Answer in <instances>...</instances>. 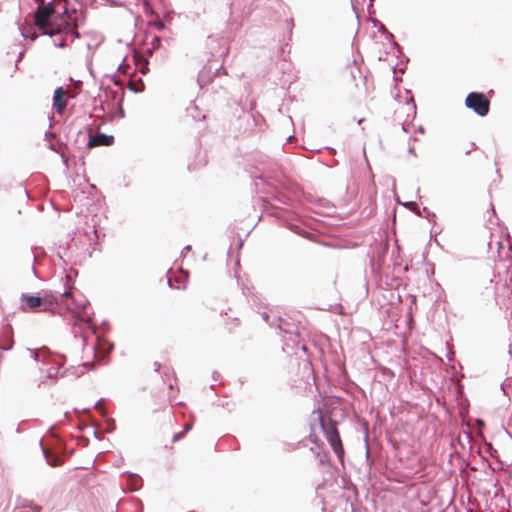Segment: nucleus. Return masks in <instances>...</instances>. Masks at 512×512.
<instances>
[{
    "instance_id": "obj_1",
    "label": "nucleus",
    "mask_w": 512,
    "mask_h": 512,
    "mask_svg": "<svg viewBox=\"0 0 512 512\" xmlns=\"http://www.w3.org/2000/svg\"><path fill=\"white\" fill-rule=\"evenodd\" d=\"M63 15L60 17L61 25L64 26L65 32H76V30L81 27L79 16L76 10H73L72 13L69 12L65 5L62 6ZM55 14V6L53 0L48 2L47 4L39 5L37 10L35 11L33 22L35 26H37L42 32H63L60 29H50L46 30V28L50 24V20Z\"/></svg>"
},
{
    "instance_id": "obj_2",
    "label": "nucleus",
    "mask_w": 512,
    "mask_h": 512,
    "mask_svg": "<svg viewBox=\"0 0 512 512\" xmlns=\"http://www.w3.org/2000/svg\"><path fill=\"white\" fill-rule=\"evenodd\" d=\"M90 305L88 300H84L83 302H78L75 298H72L71 304L67 307L72 311L75 323L72 327V333L74 337L80 336L83 345L87 344V336L84 333V330L81 324H85L88 328L94 333H97V327L93 322V316L86 313L87 307Z\"/></svg>"
},
{
    "instance_id": "obj_3",
    "label": "nucleus",
    "mask_w": 512,
    "mask_h": 512,
    "mask_svg": "<svg viewBox=\"0 0 512 512\" xmlns=\"http://www.w3.org/2000/svg\"><path fill=\"white\" fill-rule=\"evenodd\" d=\"M313 414H317L316 420L324 433L328 443L340 461H343L344 448L337 428V421L330 416L326 419L320 409L314 410Z\"/></svg>"
},
{
    "instance_id": "obj_4",
    "label": "nucleus",
    "mask_w": 512,
    "mask_h": 512,
    "mask_svg": "<svg viewBox=\"0 0 512 512\" xmlns=\"http://www.w3.org/2000/svg\"><path fill=\"white\" fill-rule=\"evenodd\" d=\"M71 274H73L76 277L78 272L77 270L71 268L70 274H66L64 277H62V280L65 279V288L63 292L55 290L42 291V295L40 296V298L42 302L43 311L49 310L50 307L54 304H61L64 299H70L72 289H74Z\"/></svg>"
},
{
    "instance_id": "obj_5",
    "label": "nucleus",
    "mask_w": 512,
    "mask_h": 512,
    "mask_svg": "<svg viewBox=\"0 0 512 512\" xmlns=\"http://www.w3.org/2000/svg\"><path fill=\"white\" fill-rule=\"evenodd\" d=\"M56 356L45 355L43 360V365L48 366L46 370L41 369L42 375L39 378V386L41 385H51L55 382L60 374V370L63 368L64 363L66 361V356L63 354H59Z\"/></svg>"
},
{
    "instance_id": "obj_6",
    "label": "nucleus",
    "mask_w": 512,
    "mask_h": 512,
    "mask_svg": "<svg viewBox=\"0 0 512 512\" xmlns=\"http://www.w3.org/2000/svg\"><path fill=\"white\" fill-rule=\"evenodd\" d=\"M132 40L134 42H137L138 40L145 42L143 47L140 49L141 56L144 60V65L141 67L140 71L145 75L149 71L148 58L153 55L154 51L160 48L161 37L157 34H134Z\"/></svg>"
},
{
    "instance_id": "obj_7",
    "label": "nucleus",
    "mask_w": 512,
    "mask_h": 512,
    "mask_svg": "<svg viewBox=\"0 0 512 512\" xmlns=\"http://www.w3.org/2000/svg\"><path fill=\"white\" fill-rule=\"evenodd\" d=\"M465 106L480 117L488 115L490 101L482 92H470L465 99Z\"/></svg>"
},
{
    "instance_id": "obj_8",
    "label": "nucleus",
    "mask_w": 512,
    "mask_h": 512,
    "mask_svg": "<svg viewBox=\"0 0 512 512\" xmlns=\"http://www.w3.org/2000/svg\"><path fill=\"white\" fill-rule=\"evenodd\" d=\"M206 45L214 58H223L229 53V38L221 34H209Z\"/></svg>"
},
{
    "instance_id": "obj_9",
    "label": "nucleus",
    "mask_w": 512,
    "mask_h": 512,
    "mask_svg": "<svg viewBox=\"0 0 512 512\" xmlns=\"http://www.w3.org/2000/svg\"><path fill=\"white\" fill-rule=\"evenodd\" d=\"M91 132L92 129L90 127L87 128V134H84L82 131L77 132V136L82 137L83 141H86V146L88 149L98 146H110L114 142V137L112 135L101 132L96 135H92Z\"/></svg>"
},
{
    "instance_id": "obj_10",
    "label": "nucleus",
    "mask_w": 512,
    "mask_h": 512,
    "mask_svg": "<svg viewBox=\"0 0 512 512\" xmlns=\"http://www.w3.org/2000/svg\"><path fill=\"white\" fill-rule=\"evenodd\" d=\"M40 446H41V449H42V453H43V456L47 462L48 465L52 466V467H57V466H60L62 465L63 463V456H62V451H64V444L59 441L58 442V448L61 450V451H50L48 450L46 447H44L43 445V440H40L39 442Z\"/></svg>"
},
{
    "instance_id": "obj_11",
    "label": "nucleus",
    "mask_w": 512,
    "mask_h": 512,
    "mask_svg": "<svg viewBox=\"0 0 512 512\" xmlns=\"http://www.w3.org/2000/svg\"><path fill=\"white\" fill-rule=\"evenodd\" d=\"M345 74L349 76L350 81L356 87H359L360 83H365L366 81V76L363 75V72L357 64V60L355 59L352 61V63L347 65Z\"/></svg>"
},
{
    "instance_id": "obj_12",
    "label": "nucleus",
    "mask_w": 512,
    "mask_h": 512,
    "mask_svg": "<svg viewBox=\"0 0 512 512\" xmlns=\"http://www.w3.org/2000/svg\"><path fill=\"white\" fill-rule=\"evenodd\" d=\"M76 241L74 237H71V243H69L66 247H59L56 252V257L62 262V266H67L70 261L74 258V249L76 246Z\"/></svg>"
},
{
    "instance_id": "obj_13",
    "label": "nucleus",
    "mask_w": 512,
    "mask_h": 512,
    "mask_svg": "<svg viewBox=\"0 0 512 512\" xmlns=\"http://www.w3.org/2000/svg\"><path fill=\"white\" fill-rule=\"evenodd\" d=\"M281 38L278 40L279 47L277 49V55L283 61H287L291 51L292 34H280Z\"/></svg>"
},
{
    "instance_id": "obj_14",
    "label": "nucleus",
    "mask_w": 512,
    "mask_h": 512,
    "mask_svg": "<svg viewBox=\"0 0 512 512\" xmlns=\"http://www.w3.org/2000/svg\"><path fill=\"white\" fill-rule=\"evenodd\" d=\"M262 317L271 327H277L280 331L291 333V330L287 327L290 324L282 317L273 316L272 320H270L271 316L267 312H263Z\"/></svg>"
},
{
    "instance_id": "obj_15",
    "label": "nucleus",
    "mask_w": 512,
    "mask_h": 512,
    "mask_svg": "<svg viewBox=\"0 0 512 512\" xmlns=\"http://www.w3.org/2000/svg\"><path fill=\"white\" fill-rule=\"evenodd\" d=\"M65 90L63 87H57L53 95V108L58 114H62L67 106V101L64 99Z\"/></svg>"
},
{
    "instance_id": "obj_16",
    "label": "nucleus",
    "mask_w": 512,
    "mask_h": 512,
    "mask_svg": "<svg viewBox=\"0 0 512 512\" xmlns=\"http://www.w3.org/2000/svg\"><path fill=\"white\" fill-rule=\"evenodd\" d=\"M21 300L33 311H43L40 296L29 295L26 293L21 294Z\"/></svg>"
},
{
    "instance_id": "obj_17",
    "label": "nucleus",
    "mask_w": 512,
    "mask_h": 512,
    "mask_svg": "<svg viewBox=\"0 0 512 512\" xmlns=\"http://www.w3.org/2000/svg\"><path fill=\"white\" fill-rule=\"evenodd\" d=\"M114 348V344L107 340H102L99 336H97V343L92 346V350L94 355L96 356L98 353V349H101L105 355H108Z\"/></svg>"
},
{
    "instance_id": "obj_18",
    "label": "nucleus",
    "mask_w": 512,
    "mask_h": 512,
    "mask_svg": "<svg viewBox=\"0 0 512 512\" xmlns=\"http://www.w3.org/2000/svg\"><path fill=\"white\" fill-rule=\"evenodd\" d=\"M143 480L138 474L130 473L128 475L127 487L130 491H137L142 487Z\"/></svg>"
},
{
    "instance_id": "obj_19",
    "label": "nucleus",
    "mask_w": 512,
    "mask_h": 512,
    "mask_svg": "<svg viewBox=\"0 0 512 512\" xmlns=\"http://www.w3.org/2000/svg\"><path fill=\"white\" fill-rule=\"evenodd\" d=\"M27 351L29 352L30 356L36 361H41L43 363V360L45 358V355H52L50 350L47 347H42L41 349H30L28 348Z\"/></svg>"
},
{
    "instance_id": "obj_20",
    "label": "nucleus",
    "mask_w": 512,
    "mask_h": 512,
    "mask_svg": "<svg viewBox=\"0 0 512 512\" xmlns=\"http://www.w3.org/2000/svg\"><path fill=\"white\" fill-rule=\"evenodd\" d=\"M124 96H125V92L122 91V93L119 95V99L117 100V110H116V112L111 113L110 119H113L116 116H118L119 118L125 117V111L123 108Z\"/></svg>"
},
{
    "instance_id": "obj_21",
    "label": "nucleus",
    "mask_w": 512,
    "mask_h": 512,
    "mask_svg": "<svg viewBox=\"0 0 512 512\" xmlns=\"http://www.w3.org/2000/svg\"><path fill=\"white\" fill-rule=\"evenodd\" d=\"M127 88L134 93H141L144 91L145 85L143 80L138 78L136 81L129 80Z\"/></svg>"
},
{
    "instance_id": "obj_22",
    "label": "nucleus",
    "mask_w": 512,
    "mask_h": 512,
    "mask_svg": "<svg viewBox=\"0 0 512 512\" xmlns=\"http://www.w3.org/2000/svg\"><path fill=\"white\" fill-rule=\"evenodd\" d=\"M103 419L106 423V433H112L116 429L115 420L113 418L108 417L106 412H103Z\"/></svg>"
},
{
    "instance_id": "obj_23",
    "label": "nucleus",
    "mask_w": 512,
    "mask_h": 512,
    "mask_svg": "<svg viewBox=\"0 0 512 512\" xmlns=\"http://www.w3.org/2000/svg\"><path fill=\"white\" fill-rule=\"evenodd\" d=\"M39 34H20V39H18V44L20 45L22 41L29 40L30 42H34ZM49 36L50 39L53 38V36H57L58 34H46Z\"/></svg>"
},
{
    "instance_id": "obj_24",
    "label": "nucleus",
    "mask_w": 512,
    "mask_h": 512,
    "mask_svg": "<svg viewBox=\"0 0 512 512\" xmlns=\"http://www.w3.org/2000/svg\"><path fill=\"white\" fill-rule=\"evenodd\" d=\"M104 40V37H94L90 42L86 43V47L88 50L96 49Z\"/></svg>"
},
{
    "instance_id": "obj_25",
    "label": "nucleus",
    "mask_w": 512,
    "mask_h": 512,
    "mask_svg": "<svg viewBox=\"0 0 512 512\" xmlns=\"http://www.w3.org/2000/svg\"><path fill=\"white\" fill-rule=\"evenodd\" d=\"M130 65L126 63V58L122 60V62L119 64L117 68V72L123 75L129 74Z\"/></svg>"
},
{
    "instance_id": "obj_26",
    "label": "nucleus",
    "mask_w": 512,
    "mask_h": 512,
    "mask_svg": "<svg viewBox=\"0 0 512 512\" xmlns=\"http://www.w3.org/2000/svg\"><path fill=\"white\" fill-rule=\"evenodd\" d=\"M149 26L155 27L157 30H163L165 28L164 22L161 19H156L148 22Z\"/></svg>"
},
{
    "instance_id": "obj_27",
    "label": "nucleus",
    "mask_w": 512,
    "mask_h": 512,
    "mask_svg": "<svg viewBox=\"0 0 512 512\" xmlns=\"http://www.w3.org/2000/svg\"><path fill=\"white\" fill-rule=\"evenodd\" d=\"M406 104L408 106V109L412 110L415 115L416 114V104H415V101H414V98L412 95L409 97Z\"/></svg>"
},
{
    "instance_id": "obj_28",
    "label": "nucleus",
    "mask_w": 512,
    "mask_h": 512,
    "mask_svg": "<svg viewBox=\"0 0 512 512\" xmlns=\"http://www.w3.org/2000/svg\"><path fill=\"white\" fill-rule=\"evenodd\" d=\"M111 80L114 83V85H116V86H118L120 88V91H124L123 90L124 83L116 75H112ZM121 93L122 92H120V94Z\"/></svg>"
},
{
    "instance_id": "obj_29",
    "label": "nucleus",
    "mask_w": 512,
    "mask_h": 512,
    "mask_svg": "<svg viewBox=\"0 0 512 512\" xmlns=\"http://www.w3.org/2000/svg\"><path fill=\"white\" fill-rule=\"evenodd\" d=\"M385 38L389 40V42L395 46L397 49H399V45L398 43L394 40V34L392 33H389V34H385ZM400 52V50H398Z\"/></svg>"
},
{
    "instance_id": "obj_30",
    "label": "nucleus",
    "mask_w": 512,
    "mask_h": 512,
    "mask_svg": "<svg viewBox=\"0 0 512 512\" xmlns=\"http://www.w3.org/2000/svg\"><path fill=\"white\" fill-rule=\"evenodd\" d=\"M53 42V45L56 46V47H60V48H63V47H66L67 46V43H66V40L65 39H61L59 41H56V40H52Z\"/></svg>"
},
{
    "instance_id": "obj_31",
    "label": "nucleus",
    "mask_w": 512,
    "mask_h": 512,
    "mask_svg": "<svg viewBox=\"0 0 512 512\" xmlns=\"http://www.w3.org/2000/svg\"><path fill=\"white\" fill-rule=\"evenodd\" d=\"M373 23H374V26L379 25L378 32H384V33L389 32L381 22L374 20Z\"/></svg>"
},
{
    "instance_id": "obj_32",
    "label": "nucleus",
    "mask_w": 512,
    "mask_h": 512,
    "mask_svg": "<svg viewBox=\"0 0 512 512\" xmlns=\"http://www.w3.org/2000/svg\"><path fill=\"white\" fill-rule=\"evenodd\" d=\"M403 206L406 207V208H409V209H416V208H418L417 203L414 202V201L405 202V203H403Z\"/></svg>"
},
{
    "instance_id": "obj_33",
    "label": "nucleus",
    "mask_w": 512,
    "mask_h": 512,
    "mask_svg": "<svg viewBox=\"0 0 512 512\" xmlns=\"http://www.w3.org/2000/svg\"><path fill=\"white\" fill-rule=\"evenodd\" d=\"M25 51H26V49H22V50H20V51L18 52V56H17L16 64H15L16 68H18V63H19V62L21 61V59L24 57V55H25Z\"/></svg>"
},
{
    "instance_id": "obj_34",
    "label": "nucleus",
    "mask_w": 512,
    "mask_h": 512,
    "mask_svg": "<svg viewBox=\"0 0 512 512\" xmlns=\"http://www.w3.org/2000/svg\"><path fill=\"white\" fill-rule=\"evenodd\" d=\"M319 461L321 464H326L329 461V457L327 454H319Z\"/></svg>"
},
{
    "instance_id": "obj_35",
    "label": "nucleus",
    "mask_w": 512,
    "mask_h": 512,
    "mask_svg": "<svg viewBox=\"0 0 512 512\" xmlns=\"http://www.w3.org/2000/svg\"><path fill=\"white\" fill-rule=\"evenodd\" d=\"M103 401V398L99 399L94 405H93V408L98 410L100 412V414L103 416V412H105L104 410L100 409V403Z\"/></svg>"
},
{
    "instance_id": "obj_36",
    "label": "nucleus",
    "mask_w": 512,
    "mask_h": 512,
    "mask_svg": "<svg viewBox=\"0 0 512 512\" xmlns=\"http://www.w3.org/2000/svg\"><path fill=\"white\" fill-rule=\"evenodd\" d=\"M205 76H206V69L204 68L202 71H200L199 76H198V83L200 86H202L201 82Z\"/></svg>"
},
{
    "instance_id": "obj_37",
    "label": "nucleus",
    "mask_w": 512,
    "mask_h": 512,
    "mask_svg": "<svg viewBox=\"0 0 512 512\" xmlns=\"http://www.w3.org/2000/svg\"><path fill=\"white\" fill-rule=\"evenodd\" d=\"M184 432H179V433H176L174 434L173 438H172V441L173 442H177L178 440H180L183 436H184Z\"/></svg>"
},
{
    "instance_id": "obj_38",
    "label": "nucleus",
    "mask_w": 512,
    "mask_h": 512,
    "mask_svg": "<svg viewBox=\"0 0 512 512\" xmlns=\"http://www.w3.org/2000/svg\"><path fill=\"white\" fill-rule=\"evenodd\" d=\"M423 210L427 212V216L426 217H427V219L429 221H431L432 218L436 217L435 213L430 212L426 207H424Z\"/></svg>"
},
{
    "instance_id": "obj_39",
    "label": "nucleus",
    "mask_w": 512,
    "mask_h": 512,
    "mask_svg": "<svg viewBox=\"0 0 512 512\" xmlns=\"http://www.w3.org/2000/svg\"><path fill=\"white\" fill-rule=\"evenodd\" d=\"M502 305H504V306H506L507 308H509V306H510V305H512V298H511V297H509V298L507 299V301H503V302H502Z\"/></svg>"
},
{
    "instance_id": "obj_40",
    "label": "nucleus",
    "mask_w": 512,
    "mask_h": 512,
    "mask_svg": "<svg viewBox=\"0 0 512 512\" xmlns=\"http://www.w3.org/2000/svg\"><path fill=\"white\" fill-rule=\"evenodd\" d=\"M191 429H192V424H186L182 432H184V434H186Z\"/></svg>"
},
{
    "instance_id": "obj_41",
    "label": "nucleus",
    "mask_w": 512,
    "mask_h": 512,
    "mask_svg": "<svg viewBox=\"0 0 512 512\" xmlns=\"http://www.w3.org/2000/svg\"><path fill=\"white\" fill-rule=\"evenodd\" d=\"M365 443H366V456H369V446H368V434L365 436Z\"/></svg>"
},
{
    "instance_id": "obj_42",
    "label": "nucleus",
    "mask_w": 512,
    "mask_h": 512,
    "mask_svg": "<svg viewBox=\"0 0 512 512\" xmlns=\"http://www.w3.org/2000/svg\"><path fill=\"white\" fill-rule=\"evenodd\" d=\"M71 36H74L73 39L71 41H73L74 39H80L82 34L80 33H77V34H70Z\"/></svg>"
},
{
    "instance_id": "obj_43",
    "label": "nucleus",
    "mask_w": 512,
    "mask_h": 512,
    "mask_svg": "<svg viewBox=\"0 0 512 512\" xmlns=\"http://www.w3.org/2000/svg\"><path fill=\"white\" fill-rule=\"evenodd\" d=\"M191 250V246L190 245H186L183 250H182V253L184 252H189Z\"/></svg>"
},
{
    "instance_id": "obj_44",
    "label": "nucleus",
    "mask_w": 512,
    "mask_h": 512,
    "mask_svg": "<svg viewBox=\"0 0 512 512\" xmlns=\"http://www.w3.org/2000/svg\"><path fill=\"white\" fill-rule=\"evenodd\" d=\"M49 148H50L51 150L55 151V152L60 153V151H59V150L55 147V145H53V144H50Z\"/></svg>"
},
{
    "instance_id": "obj_45",
    "label": "nucleus",
    "mask_w": 512,
    "mask_h": 512,
    "mask_svg": "<svg viewBox=\"0 0 512 512\" xmlns=\"http://www.w3.org/2000/svg\"><path fill=\"white\" fill-rule=\"evenodd\" d=\"M220 377V374L218 372L213 373V379L216 381Z\"/></svg>"
},
{
    "instance_id": "obj_46",
    "label": "nucleus",
    "mask_w": 512,
    "mask_h": 512,
    "mask_svg": "<svg viewBox=\"0 0 512 512\" xmlns=\"http://www.w3.org/2000/svg\"><path fill=\"white\" fill-rule=\"evenodd\" d=\"M254 178L255 179H259V180H261V181H263L265 183V180H264L262 175H256V176H254Z\"/></svg>"
},
{
    "instance_id": "obj_47",
    "label": "nucleus",
    "mask_w": 512,
    "mask_h": 512,
    "mask_svg": "<svg viewBox=\"0 0 512 512\" xmlns=\"http://www.w3.org/2000/svg\"><path fill=\"white\" fill-rule=\"evenodd\" d=\"M32 254H33V262L37 263V255L35 254L33 249H32Z\"/></svg>"
},
{
    "instance_id": "obj_48",
    "label": "nucleus",
    "mask_w": 512,
    "mask_h": 512,
    "mask_svg": "<svg viewBox=\"0 0 512 512\" xmlns=\"http://www.w3.org/2000/svg\"><path fill=\"white\" fill-rule=\"evenodd\" d=\"M64 417H65L66 419H70V418H71V413H70V412H65V413H64Z\"/></svg>"
},
{
    "instance_id": "obj_49",
    "label": "nucleus",
    "mask_w": 512,
    "mask_h": 512,
    "mask_svg": "<svg viewBox=\"0 0 512 512\" xmlns=\"http://www.w3.org/2000/svg\"><path fill=\"white\" fill-rule=\"evenodd\" d=\"M58 147L59 148H65L66 147V144L63 143V142H58Z\"/></svg>"
},
{
    "instance_id": "obj_50",
    "label": "nucleus",
    "mask_w": 512,
    "mask_h": 512,
    "mask_svg": "<svg viewBox=\"0 0 512 512\" xmlns=\"http://www.w3.org/2000/svg\"><path fill=\"white\" fill-rule=\"evenodd\" d=\"M154 366H155V370L158 371V369L160 368L161 365H160V363L155 362Z\"/></svg>"
},
{
    "instance_id": "obj_51",
    "label": "nucleus",
    "mask_w": 512,
    "mask_h": 512,
    "mask_svg": "<svg viewBox=\"0 0 512 512\" xmlns=\"http://www.w3.org/2000/svg\"><path fill=\"white\" fill-rule=\"evenodd\" d=\"M464 434H465V436H466V438H467V440H468V443H469V442H470V439H471L470 434H469L468 432H464Z\"/></svg>"
},
{
    "instance_id": "obj_52",
    "label": "nucleus",
    "mask_w": 512,
    "mask_h": 512,
    "mask_svg": "<svg viewBox=\"0 0 512 512\" xmlns=\"http://www.w3.org/2000/svg\"><path fill=\"white\" fill-rule=\"evenodd\" d=\"M14 53H15V50L12 47H10L7 54H14Z\"/></svg>"
},
{
    "instance_id": "obj_53",
    "label": "nucleus",
    "mask_w": 512,
    "mask_h": 512,
    "mask_svg": "<svg viewBox=\"0 0 512 512\" xmlns=\"http://www.w3.org/2000/svg\"><path fill=\"white\" fill-rule=\"evenodd\" d=\"M94 437L100 439L99 433L97 430L94 431Z\"/></svg>"
},
{
    "instance_id": "obj_54",
    "label": "nucleus",
    "mask_w": 512,
    "mask_h": 512,
    "mask_svg": "<svg viewBox=\"0 0 512 512\" xmlns=\"http://www.w3.org/2000/svg\"><path fill=\"white\" fill-rule=\"evenodd\" d=\"M495 299H496V303L501 305L500 296L498 294L496 295Z\"/></svg>"
},
{
    "instance_id": "obj_55",
    "label": "nucleus",
    "mask_w": 512,
    "mask_h": 512,
    "mask_svg": "<svg viewBox=\"0 0 512 512\" xmlns=\"http://www.w3.org/2000/svg\"><path fill=\"white\" fill-rule=\"evenodd\" d=\"M503 288H504L505 290H507V291L510 293V295L512 296V291H510V289H509V287H508V286L504 285V287H503Z\"/></svg>"
},
{
    "instance_id": "obj_56",
    "label": "nucleus",
    "mask_w": 512,
    "mask_h": 512,
    "mask_svg": "<svg viewBox=\"0 0 512 512\" xmlns=\"http://www.w3.org/2000/svg\"><path fill=\"white\" fill-rule=\"evenodd\" d=\"M112 94H113V99L115 100L116 97L118 96V91H114Z\"/></svg>"
},
{
    "instance_id": "obj_57",
    "label": "nucleus",
    "mask_w": 512,
    "mask_h": 512,
    "mask_svg": "<svg viewBox=\"0 0 512 512\" xmlns=\"http://www.w3.org/2000/svg\"><path fill=\"white\" fill-rule=\"evenodd\" d=\"M32 271H33V274L35 275V277L38 278L37 271H36L35 267H32Z\"/></svg>"
},
{
    "instance_id": "obj_58",
    "label": "nucleus",
    "mask_w": 512,
    "mask_h": 512,
    "mask_svg": "<svg viewBox=\"0 0 512 512\" xmlns=\"http://www.w3.org/2000/svg\"><path fill=\"white\" fill-rule=\"evenodd\" d=\"M409 153L414 154L415 153V149L413 147H410L409 148Z\"/></svg>"
},
{
    "instance_id": "obj_59",
    "label": "nucleus",
    "mask_w": 512,
    "mask_h": 512,
    "mask_svg": "<svg viewBox=\"0 0 512 512\" xmlns=\"http://www.w3.org/2000/svg\"><path fill=\"white\" fill-rule=\"evenodd\" d=\"M452 356H453V352H449V354L447 355L449 360H452Z\"/></svg>"
},
{
    "instance_id": "obj_60",
    "label": "nucleus",
    "mask_w": 512,
    "mask_h": 512,
    "mask_svg": "<svg viewBox=\"0 0 512 512\" xmlns=\"http://www.w3.org/2000/svg\"><path fill=\"white\" fill-rule=\"evenodd\" d=\"M77 428H78L79 430H81V431H82V430L84 429V426H83V425H81V424H78V425H77Z\"/></svg>"
},
{
    "instance_id": "obj_61",
    "label": "nucleus",
    "mask_w": 512,
    "mask_h": 512,
    "mask_svg": "<svg viewBox=\"0 0 512 512\" xmlns=\"http://www.w3.org/2000/svg\"><path fill=\"white\" fill-rule=\"evenodd\" d=\"M418 130L419 132L424 133V128L422 126H419Z\"/></svg>"
},
{
    "instance_id": "obj_62",
    "label": "nucleus",
    "mask_w": 512,
    "mask_h": 512,
    "mask_svg": "<svg viewBox=\"0 0 512 512\" xmlns=\"http://www.w3.org/2000/svg\"><path fill=\"white\" fill-rule=\"evenodd\" d=\"M83 412H86V413L90 414V408L83 409Z\"/></svg>"
},
{
    "instance_id": "obj_63",
    "label": "nucleus",
    "mask_w": 512,
    "mask_h": 512,
    "mask_svg": "<svg viewBox=\"0 0 512 512\" xmlns=\"http://www.w3.org/2000/svg\"><path fill=\"white\" fill-rule=\"evenodd\" d=\"M83 365H84L85 367H88V366H91L92 364H91V363H89V362H86V363H84Z\"/></svg>"
},
{
    "instance_id": "obj_64",
    "label": "nucleus",
    "mask_w": 512,
    "mask_h": 512,
    "mask_svg": "<svg viewBox=\"0 0 512 512\" xmlns=\"http://www.w3.org/2000/svg\"><path fill=\"white\" fill-rule=\"evenodd\" d=\"M168 285H169L170 287H173L172 282H171V279H168Z\"/></svg>"
}]
</instances>
